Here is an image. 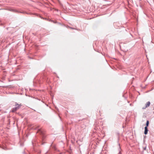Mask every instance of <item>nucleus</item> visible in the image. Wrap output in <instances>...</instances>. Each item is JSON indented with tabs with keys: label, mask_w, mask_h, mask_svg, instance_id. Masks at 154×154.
<instances>
[{
	"label": "nucleus",
	"mask_w": 154,
	"mask_h": 154,
	"mask_svg": "<svg viewBox=\"0 0 154 154\" xmlns=\"http://www.w3.org/2000/svg\"><path fill=\"white\" fill-rule=\"evenodd\" d=\"M15 107L11 109V112H14L19 109L21 106V104H18L17 102L15 103Z\"/></svg>",
	"instance_id": "1"
},
{
	"label": "nucleus",
	"mask_w": 154,
	"mask_h": 154,
	"mask_svg": "<svg viewBox=\"0 0 154 154\" xmlns=\"http://www.w3.org/2000/svg\"><path fill=\"white\" fill-rule=\"evenodd\" d=\"M150 105V102L149 101L147 102L145 104V106L142 108V109H145L146 108L149 107Z\"/></svg>",
	"instance_id": "2"
},
{
	"label": "nucleus",
	"mask_w": 154,
	"mask_h": 154,
	"mask_svg": "<svg viewBox=\"0 0 154 154\" xmlns=\"http://www.w3.org/2000/svg\"><path fill=\"white\" fill-rule=\"evenodd\" d=\"M144 128H145V131H144V134H147L148 131V129L147 128V127H145Z\"/></svg>",
	"instance_id": "3"
},
{
	"label": "nucleus",
	"mask_w": 154,
	"mask_h": 154,
	"mask_svg": "<svg viewBox=\"0 0 154 154\" xmlns=\"http://www.w3.org/2000/svg\"><path fill=\"white\" fill-rule=\"evenodd\" d=\"M149 125V121L148 120H147L146 122V127H147Z\"/></svg>",
	"instance_id": "4"
},
{
	"label": "nucleus",
	"mask_w": 154,
	"mask_h": 154,
	"mask_svg": "<svg viewBox=\"0 0 154 154\" xmlns=\"http://www.w3.org/2000/svg\"><path fill=\"white\" fill-rule=\"evenodd\" d=\"M119 133H118V136H119Z\"/></svg>",
	"instance_id": "5"
}]
</instances>
